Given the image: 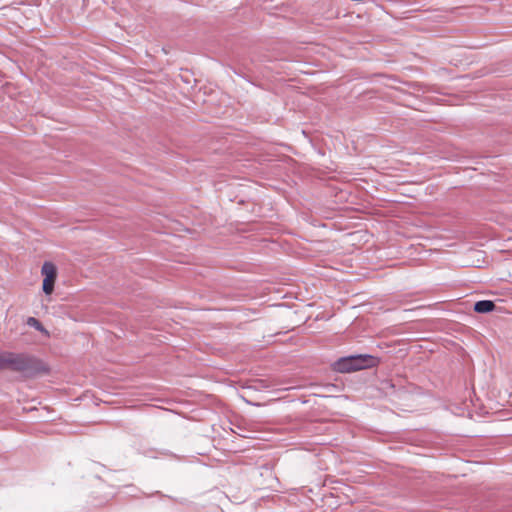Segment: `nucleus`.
<instances>
[{
	"label": "nucleus",
	"instance_id": "f257e3e1",
	"mask_svg": "<svg viewBox=\"0 0 512 512\" xmlns=\"http://www.w3.org/2000/svg\"><path fill=\"white\" fill-rule=\"evenodd\" d=\"M21 372L27 377L49 373L48 365L37 358L12 352H0V370Z\"/></svg>",
	"mask_w": 512,
	"mask_h": 512
},
{
	"label": "nucleus",
	"instance_id": "f03ea898",
	"mask_svg": "<svg viewBox=\"0 0 512 512\" xmlns=\"http://www.w3.org/2000/svg\"><path fill=\"white\" fill-rule=\"evenodd\" d=\"M379 360L371 355H354L342 357L335 361L332 365L335 371L341 373H349L362 369L372 368L377 366Z\"/></svg>",
	"mask_w": 512,
	"mask_h": 512
},
{
	"label": "nucleus",
	"instance_id": "7ed1b4c3",
	"mask_svg": "<svg viewBox=\"0 0 512 512\" xmlns=\"http://www.w3.org/2000/svg\"><path fill=\"white\" fill-rule=\"evenodd\" d=\"M41 275L43 276L42 290L46 295H51L57 279V267L52 262H44Z\"/></svg>",
	"mask_w": 512,
	"mask_h": 512
},
{
	"label": "nucleus",
	"instance_id": "20e7f679",
	"mask_svg": "<svg viewBox=\"0 0 512 512\" xmlns=\"http://www.w3.org/2000/svg\"><path fill=\"white\" fill-rule=\"evenodd\" d=\"M495 304L489 300L478 301L474 305V310L478 313H487L493 311Z\"/></svg>",
	"mask_w": 512,
	"mask_h": 512
},
{
	"label": "nucleus",
	"instance_id": "39448f33",
	"mask_svg": "<svg viewBox=\"0 0 512 512\" xmlns=\"http://www.w3.org/2000/svg\"><path fill=\"white\" fill-rule=\"evenodd\" d=\"M27 324L31 327H34L41 333H44L45 335H48V331L43 327V325L40 323V321L34 317H29L27 319Z\"/></svg>",
	"mask_w": 512,
	"mask_h": 512
}]
</instances>
